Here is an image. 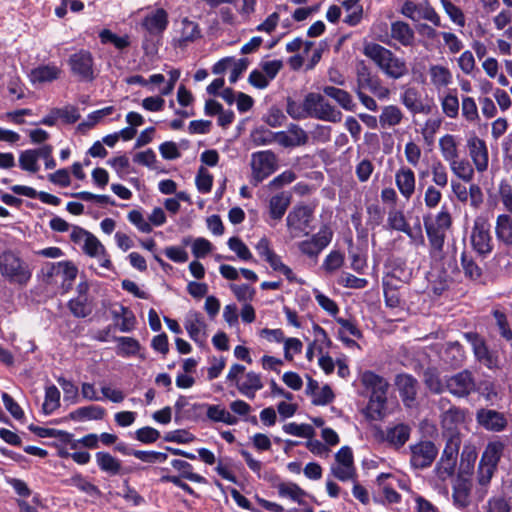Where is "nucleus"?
<instances>
[{"label": "nucleus", "mask_w": 512, "mask_h": 512, "mask_svg": "<svg viewBox=\"0 0 512 512\" xmlns=\"http://www.w3.org/2000/svg\"><path fill=\"white\" fill-rule=\"evenodd\" d=\"M467 148L475 169L479 173L485 172L489 165V154L485 141L473 135L467 139Z\"/></svg>", "instance_id": "nucleus-12"}, {"label": "nucleus", "mask_w": 512, "mask_h": 512, "mask_svg": "<svg viewBox=\"0 0 512 512\" xmlns=\"http://www.w3.org/2000/svg\"><path fill=\"white\" fill-rule=\"evenodd\" d=\"M391 37L405 47L415 42V33L410 25L404 21H395L391 24Z\"/></svg>", "instance_id": "nucleus-24"}, {"label": "nucleus", "mask_w": 512, "mask_h": 512, "mask_svg": "<svg viewBox=\"0 0 512 512\" xmlns=\"http://www.w3.org/2000/svg\"><path fill=\"white\" fill-rule=\"evenodd\" d=\"M96 462L99 468L111 475H118L121 472V462L107 452L96 453Z\"/></svg>", "instance_id": "nucleus-36"}, {"label": "nucleus", "mask_w": 512, "mask_h": 512, "mask_svg": "<svg viewBox=\"0 0 512 512\" xmlns=\"http://www.w3.org/2000/svg\"><path fill=\"white\" fill-rule=\"evenodd\" d=\"M404 154L408 164L413 167L418 166L422 155V150L418 144L413 141L407 142L404 148Z\"/></svg>", "instance_id": "nucleus-59"}, {"label": "nucleus", "mask_w": 512, "mask_h": 512, "mask_svg": "<svg viewBox=\"0 0 512 512\" xmlns=\"http://www.w3.org/2000/svg\"><path fill=\"white\" fill-rule=\"evenodd\" d=\"M404 115L401 109L396 105H387L382 108L379 116V123L382 128H391L399 125Z\"/></svg>", "instance_id": "nucleus-32"}, {"label": "nucleus", "mask_w": 512, "mask_h": 512, "mask_svg": "<svg viewBox=\"0 0 512 512\" xmlns=\"http://www.w3.org/2000/svg\"><path fill=\"white\" fill-rule=\"evenodd\" d=\"M78 274V268L70 261L59 262V276L62 278V286L67 290L71 288Z\"/></svg>", "instance_id": "nucleus-43"}, {"label": "nucleus", "mask_w": 512, "mask_h": 512, "mask_svg": "<svg viewBox=\"0 0 512 512\" xmlns=\"http://www.w3.org/2000/svg\"><path fill=\"white\" fill-rule=\"evenodd\" d=\"M196 186L201 193H208L212 188L213 176L204 167H200L196 176Z\"/></svg>", "instance_id": "nucleus-60"}, {"label": "nucleus", "mask_w": 512, "mask_h": 512, "mask_svg": "<svg viewBox=\"0 0 512 512\" xmlns=\"http://www.w3.org/2000/svg\"><path fill=\"white\" fill-rule=\"evenodd\" d=\"M502 451L501 443H489L482 454L477 470V482L481 486L478 493L481 498L487 493V486L497 470Z\"/></svg>", "instance_id": "nucleus-2"}, {"label": "nucleus", "mask_w": 512, "mask_h": 512, "mask_svg": "<svg viewBox=\"0 0 512 512\" xmlns=\"http://www.w3.org/2000/svg\"><path fill=\"white\" fill-rule=\"evenodd\" d=\"M361 382L371 393L389 388V383L383 377L371 371L362 374Z\"/></svg>", "instance_id": "nucleus-39"}, {"label": "nucleus", "mask_w": 512, "mask_h": 512, "mask_svg": "<svg viewBox=\"0 0 512 512\" xmlns=\"http://www.w3.org/2000/svg\"><path fill=\"white\" fill-rule=\"evenodd\" d=\"M0 273L19 285H26L31 278L29 266L11 251L0 253Z\"/></svg>", "instance_id": "nucleus-3"}, {"label": "nucleus", "mask_w": 512, "mask_h": 512, "mask_svg": "<svg viewBox=\"0 0 512 512\" xmlns=\"http://www.w3.org/2000/svg\"><path fill=\"white\" fill-rule=\"evenodd\" d=\"M401 102L413 114H428L430 112V108L423 104L421 94L414 87L404 90L401 95Z\"/></svg>", "instance_id": "nucleus-22"}, {"label": "nucleus", "mask_w": 512, "mask_h": 512, "mask_svg": "<svg viewBox=\"0 0 512 512\" xmlns=\"http://www.w3.org/2000/svg\"><path fill=\"white\" fill-rule=\"evenodd\" d=\"M19 165L25 171L36 173L39 170L37 149L23 151L19 156Z\"/></svg>", "instance_id": "nucleus-47"}, {"label": "nucleus", "mask_w": 512, "mask_h": 512, "mask_svg": "<svg viewBox=\"0 0 512 512\" xmlns=\"http://www.w3.org/2000/svg\"><path fill=\"white\" fill-rule=\"evenodd\" d=\"M279 145L285 148L305 145L308 140L307 132L299 125L291 123L287 131L279 132Z\"/></svg>", "instance_id": "nucleus-14"}, {"label": "nucleus", "mask_w": 512, "mask_h": 512, "mask_svg": "<svg viewBox=\"0 0 512 512\" xmlns=\"http://www.w3.org/2000/svg\"><path fill=\"white\" fill-rule=\"evenodd\" d=\"M291 203V194L281 192L271 197L269 202L270 215L273 219L279 220L285 214Z\"/></svg>", "instance_id": "nucleus-31"}, {"label": "nucleus", "mask_w": 512, "mask_h": 512, "mask_svg": "<svg viewBox=\"0 0 512 512\" xmlns=\"http://www.w3.org/2000/svg\"><path fill=\"white\" fill-rule=\"evenodd\" d=\"M236 387L241 394L249 399L255 397V393L262 389L263 384L259 374L255 372H248L242 381H237Z\"/></svg>", "instance_id": "nucleus-25"}, {"label": "nucleus", "mask_w": 512, "mask_h": 512, "mask_svg": "<svg viewBox=\"0 0 512 512\" xmlns=\"http://www.w3.org/2000/svg\"><path fill=\"white\" fill-rule=\"evenodd\" d=\"M55 114L67 124H73L80 118L78 108L70 105L63 108H55Z\"/></svg>", "instance_id": "nucleus-63"}, {"label": "nucleus", "mask_w": 512, "mask_h": 512, "mask_svg": "<svg viewBox=\"0 0 512 512\" xmlns=\"http://www.w3.org/2000/svg\"><path fill=\"white\" fill-rule=\"evenodd\" d=\"M453 174L459 179L470 182L474 177V168L467 159H460L459 156L448 162Z\"/></svg>", "instance_id": "nucleus-33"}, {"label": "nucleus", "mask_w": 512, "mask_h": 512, "mask_svg": "<svg viewBox=\"0 0 512 512\" xmlns=\"http://www.w3.org/2000/svg\"><path fill=\"white\" fill-rule=\"evenodd\" d=\"M283 430L287 434L303 438H311L315 432L314 428L309 424H297L294 422L285 424Z\"/></svg>", "instance_id": "nucleus-56"}, {"label": "nucleus", "mask_w": 512, "mask_h": 512, "mask_svg": "<svg viewBox=\"0 0 512 512\" xmlns=\"http://www.w3.org/2000/svg\"><path fill=\"white\" fill-rule=\"evenodd\" d=\"M432 181L435 186L445 188L448 184V172L440 160H434L430 165Z\"/></svg>", "instance_id": "nucleus-46"}, {"label": "nucleus", "mask_w": 512, "mask_h": 512, "mask_svg": "<svg viewBox=\"0 0 512 512\" xmlns=\"http://www.w3.org/2000/svg\"><path fill=\"white\" fill-rule=\"evenodd\" d=\"M229 248L234 251L237 256L242 260H250L252 258V254L249 251L248 247L243 243V241L238 237H231L228 240Z\"/></svg>", "instance_id": "nucleus-62"}, {"label": "nucleus", "mask_w": 512, "mask_h": 512, "mask_svg": "<svg viewBox=\"0 0 512 512\" xmlns=\"http://www.w3.org/2000/svg\"><path fill=\"white\" fill-rule=\"evenodd\" d=\"M309 117L321 121L338 123L342 120V112L320 93L310 92L306 95Z\"/></svg>", "instance_id": "nucleus-4"}, {"label": "nucleus", "mask_w": 512, "mask_h": 512, "mask_svg": "<svg viewBox=\"0 0 512 512\" xmlns=\"http://www.w3.org/2000/svg\"><path fill=\"white\" fill-rule=\"evenodd\" d=\"M128 219L138 228L139 231L143 233H150L152 231L151 224L145 220L143 214L139 210H131L128 213Z\"/></svg>", "instance_id": "nucleus-64"}, {"label": "nucleus", "mask_w": 512, "mask_h": 512, "mask_svg": "<svg viewBox=\"0 0 512 512\" xmlns=\"http://www.w3.org/2000/svg\"><path fill=\"white\" fill-rule=\"evenodd\" d=\"M461 265L464 274L467 278L477 281L482 276V269L475 263L471 256H468L465 252L461 255Z\"/></svg>", "instance_id": "nucleus-50"}, {"label": "nucleus", "mask_w": 512, "mask_h": 512, "mask_svg": "<svg viewBox=\"0 0 512 512\" xmlns=\"http://www.w3.org/2000/svg\"><path fill=\"white\" fill-rule=\"evenodd\" d=\"M276 160V155L269 150L252 154L251 168L255 184L262 182L275 171Z\"/></svg>", "instance_id": "nucleus-8"}, {"label": "nucleus", "mask_w": 512, "mask_h": 512, "mask_svg": "<svg viewBox=\"0 0 512 512\" xmlns=\"http://www.w3.org/2000/svg\"><path fill=\"white\" fill-rule=\"evenodd\" d=\"M440 3L448 15L450 20L459 27H464L466 24L465 15L463 11L453 4L450 0H440Z\"/></svg>", "instance_id": "nucleus-49"}, {"label": "nucleus", "mask_w": 512, "mask_h": 512, "mask_svg": "<svg viewBox=\"0 0 512 512\" xmlns=\"http://www.w3.org/2000/svg\"><path fill=\"white\" fill-rule=\"evenodd\" d=\"M265 260L270 264L273 270L284 274L289 280L293 277L292 270L282 263L281 258L276 255L272 250H265Z\"/></svg>", "instance_id": "nucleus-53"}, {"label": "nucleus", "mask_w": 512, "mask_h": 512, "mask_svg": "<svg viewBox=\"0 0 512 512\" xmlns=\"http://www.w3.org/2000/svg\"><path fill=\"white\" fill-rule=\"evenodd\" d=\"M106 411L100 406L90 405L80 407L69 414L72 420H101L104 418Z\"/></svg>", "instance_id": "nucleus-34"}, {"label": "nucleus", "mask_w": 512, "mask_h": 512, "mask_svg": "<svg viewBox=\"0 0 512 512\" xmlns=\"http://www.w3.org/2000/svg\"><path fill=\"white\" fill-rule=\"evenodd\" d=\"M495 234L497 240L506 246H512V216L500 214L496 219Z\"/></svg>", "instance_id": "nucleus-26"}, {"label": "nucleus", "mask_w": 512, "mask_h": 512, "mask_svg": "<svg viewBox=\"0 0 512 512\" xmlns=\"http://www.w3.org/2000/svg\"><path fill=\"white\" fill-rule=\"evenodd\" d=\"M70 483L72 486H75L92 497H98L101 495L100 490L81 475L73 476L70 479Z\"/></svg>", "instance_id": "nucleus-57"}, {"label": "nucleus", "mask_w": 512, "mask_h": 512, "mask_svg": "<svg viewBox=\"0 0 512 512\" xmlns=\"http://www.w3.org/2000/svg\"><path fill=\"white\" fill-rule=\"evenodd\" d=\"M470 485L466 480H459L453 487V500L459 507L469 504Z\"/></svg>", "instance_id": "nucleus-44"}, {"label": "nucleus", "mask_w": 512, "mask_h": 512, "mask_svg": "<svg viewBox=\"0 0 512 512\" xmlns=\"http://www.w3.org/2000/svg\"><path fill=\"white\" fill-rule=\"evenodd\" d=\"M410 435V429L407 425L398 424L387 430L386 440L396 446H403L408 440Z\"/></svg>", "instance_id": "nucleus-37"}, {"label": "nucleus", "mask_w": 512, "mask_h": 512, "mask_svg": "<svg viewBox=\"0 0 512 512\" xmlns=\"http://www.w3.org/2000/svg\"><path fill=\"white\" fill-rule=\"evenodd\" d=\"M457 457L443 452L438 464L437 474L441 479H446L454 474Z\"/></svg>", "instance_id": "nucleus-45"}, {"label": "nucleus", "mask_w": 512, "mask_h": 512, "mask_svg": "<svg viewBox=\"0 0 512 512\" xmlns=\"http://www.w3.org/2000/svg\"><path fill=\"white\" fill-rule=\"evenodd\" d=\"M439 150L446 162L459 156L458 143L454 135L446 134L439 139Z\"/></svg>", "instance_id": "nucleus-35"}, {"label": "nucleus", "mask_w": 512, "mask_h": 512, "mask_svg": "<svg viewBox=\"0 0 512 512\" xmlns=\"http://www.w3.org/2000/svg\"><path fill=\"white\" fill-rule=\"evenodd\" d=\"M425 230L430 244V255L435 260L443 258V247L445 242V233L436 231L432 224L424 221Z\"/></svg>", "instance_id": "nucleus-23"}, {"label": "nucleus", "mask_w": 512, "mask_h": 512, "mask_svg": "<svg viewBox=\"0 0 512 512\" xmlns=\"http://www.w3.org/2000/svg\"><path fill=\"white\" fill-rule=\"evenodd\" d=\"M471 243L475 251L480 255L492 252L493 243L490 235V226L483 218H477L471 233Z\"/></svg>", "instance_id": "nucleus-9"}, {"label": "nucleus", "mask_w": 512, "mask_h": 512, "mask_svg": "<svg viewBox=\"0 0 512 512\" xmlns=\"http://www.w3.org/2000/svg\"><path fill=\"white\" fill-rule=\"evenodd\" d=\"M445 387L452 395L462 398L474 392L476 384L471 372L464 370L447 378Z\"/></svg>", "instance_id": "nucleus-10"}, {"label": "nucleus", "mask_w": 512, "mask_h": 512, "mask_svg": "<svg viewBox=\"0 0 512 512\" xmlns=\"http://www.w3.org/2000/svg\"><path fill=\"white\" fill-rule=\"evenodd\" d=\"M68 63L73 75L79 80L91 82L95 79L93 56L89 51L80 50L72 54Z\"/></svg>", "instance_id": "nucleus-7"}, {"label": "nucleus", "mask_w": 512, "mask_h": 512, "mask_svg": "<svg viewBox=\"0 0 512 512\" xmlns=\"http://www.w3.org/2000/svg\"><path fill=\"white\" fill-rule=\"evenodd\" d=\"M395 384L404 405L406 407H412L416 401L418 381L411 375L401 374L396 377Z\"/></svg>", "instance_id": "nucleus-13"}, {"label": "nucleus", "mask_w": 512, "mask_h": 512, "mask_svg": "<svg viewBox=\"0 0 512 512\" xmlns=\"http://www.w3.org/2000/svg\"><path fill=\"white\" fill-rule=\"evenodd\" d=\"M443 113L450 117L455 118L459 112V100L455 94L449 93L443 97L441 101Z\"/></svg>", "instance_id": "nucleus-58"}, {"label": "nucleus", "mask_w": 512, "mask_h": 512, "mask_svg": "<svg viewBox=\"0 0 512 512\" xmlns=\"http://www.w3.org/2000/svg\"><path fill=\"white\" fill-rule=\"evenodd\" d=\"M83 251L90 257H99L105 254V247L92 233H89L84 241Z\"/></svg>", "instance_id": "nucleus-55"}, {"label": "nucleus", "mask_w": 512, "mask_h": 512, "mask_svg": "<svg viewBox=\"0 0 512 512\" xmlns=\"http://www.w3.org/2000/svg\"><path fill=\"white\" fill-rule=\"evenodd\" d=\"M410 463L416 469L429 467L435 460L438 450L433 442L422 441L410 446Z\"/></svg>", "instance_id": "nucleus-11"}, {"label": "nucleus", "mask_w": 512, "mask_h": 512, "mask_svg": "<svg viewBox=\"0 0 512 512\" xmlns=\"http://www.w3.org/2000/svg\"><path fill=\"white\" fill-rule=\"evenodd\" d=\"M168 25V15L162 8L156 9L143 19L141 26L145 30L143 48L148 51L149 42L157 36H160Z\"/></svg>", "instance_id": "nucleus-6"}, {"label": "nucleus", "mask_w": 512, "mask_h": 512, "mask_svg": "<svg viewBox=\"0 0 512 512\" xmlns=\"http://www.w3.org/2000/svg\"><path fill=\"white\" fill-rule=\"evenodd\" d=\"M60 406V391L55 385L46 387L45 400L42 410L45 414H51Z\"/></svg>", "instance_id": "nucleus-41"}, {"label": "nucleus", "mask_w": 512, "mask_h": 512, "mask_svg": "<svg viewBox=\"0 0 512 512\" xmlns=\"http://www.w3.org/2000/svg\"><path fill=\"white\" fill-rule=\"evenodd\" d=\"M312 214L313 211L309 206L302 205L294 207L287 216V225L289 228L303 231L309 226Z\"/></svg>", "instance_id": "nucleus-19"}, {"label": "nucleus", "mask_w": 512, "mask_h": 512, "mask_svg": "<svg viewBox=\"0 0 512 512\" xmlns=\"http://www.w3.org/2000/svg\"><path fill=\"white\" fill-rule=\"evenodd\" d=\"M172 466L176 470L181 472V476L185 479H188L193 482L201 483L204 482V478L196 474L192 471V466L188 462L180 459H175L172 461Z\"/></svg>", "instance_id": "nucleus-54"}, {"label": "nucleus", "mask_w": 512, "mask_h": 512, "mask_svg": "<svg viewBox=\"0 0 512 512\" xmlns=\"http://www.w3.org/2000/svg\"><path fill=\"white\" fill-rule=\"evenodd\" d=\"M314 331V342L313 345L316 346V349L319 353L323 352L324 348H329L332 344L331 340L329 339L326 331L320 327L318 324H315L313 326Z\"/></svg>", "instance_id": "nucleus-61"}, {"label": "nucleus", "mask_w": 512, "mask_h": 512, "mask_svg": "<svg viewBox=\"0 0 512 512\" xmlns=\"http://www.w3.org/2000/svg\"><path fill=\"white\" fill-rule=\"evenodd\" d=\"M71 313L78 318H84L91 314L92 309L87 303L86 296H79L68 303Z\"/></svg>", "instance_id": "nucleus-52"}, {"label": "nucleus", "mask_w": 512, "mask_h": 512, "mask_svg": "<svg viewBox=\"0 0 512 512\" xmlns=\"http://www.w3.org/2000/svg\"><path fill=\"white\" fill-rule=\"evenodd\" d=\"M200 37V30L197 23L184 19L182 21L181 36L179 38V44L186 45L188 42H192Z\"/></svg>", "instance_id": "nucleus-48"}, {"label": "nucleus", "mask_w": 512, "mask_h": 512, "mask_svg": "<svg viewBox=\"0 0 512 512\" xmlns=\"http://www.w3.org/2000/svg\"><path fill=\"white\" fill-rule=\"evenodd\" d=\"M324 95L334 99L344 110L354 111L356 104L352 96L347 91L337 88L335 86L323 87Z\"/></svg>", "instance_id": "nucleus-29"}, {"label": "nucleus", "mask_w": 512, "mask_h": 512, "mask_svg": "<svg viewBox=\"0 0 512 512\" xmlns=\"http://www.w3.org/2000/svg\"><path fill=\"white\" fill-rule=\"evenodd\" d=\"M387 224L393 230L408 232V222L406 221L404 213L395 207L388 212Z\"/></svg>", "instance_id": "nucleus-51"}, {"label": "nucleus", "mask_w": 512, "mask_h": 512, "mask_svg": "<svg viewBox=\"0 0 512 512\" xmlns=\"http://www.w3.org/2000/svg\"><path fill=\"white\" fill-rule=\"evenodd\" d=\"M61 70L54 65H42L31 70L29 74L32 83L52 82L59 78Z\"/></svg>", "instance_id": "nucleus-28"}, {"label": "nucleus", "mask_w": 512, "mask_h": 512, "mask_svg": "<svg viewBox=\"0 0 512 512\" xmlns=\"http://www.w3.org/2000/svg\"><path fill=\"white\" fill-rule=\"evenodd\" d=\"M278 494L280 497L289 498L299 504L302 503V497L305 496V491L302 490L297 484L292 482L280 483L277 486Z\"/></svg>", "instance_id": "nucleus-40"}, {"label": "nucleus", "mask_w": 512, "mask_h": 512, "mask_svg": "<svg viewBox=\"0 0 512 512\" xmlns=\"http://www.w3.org/2000/svg\"><path fill=\"white\" fill-rule=\"evenodd\" d=\"M286 112L294 120H303L309 118V108L306 104V97L304 98L303 102H298L288 97Z\"/></svg>", "instance_id": "nucleus-38"}, {"label": "nucleus", "mask_w": 512, "mask_h": 512, "mask_svg": "<svg viewBox=\"0 0 512 512\" xmlns=\"http://www.w3.org/2000/svg\"><path fill=\"white\" fill-rule=\"evenodd\" d=\"M395 184L401 195L409 200L416 188V178L413 170L407 166L400 167L395 173Z\"/></svg>", "instance_id": "nucleus-16"}, {"label": "nucleus", "mask_w": 512, "mask_h": 512, "mask_svg": "<svg viewBox=\"0 0 512 512\" xmlns=\"http://www.w3.org/2000/svg\"><path fill=\"white\" fill-rule=\"evenodd\" d=\"M363 53L390 79L397 80L408 74L405 60L397 57L391 50L380 44H365Z\"/></svg>", "instance_id": "nucleus-1"}, {"label": "nucleus", "mask_w": 512, "mask_h": 512, "mask_svg": "<svg viewBox=\"0 0 512 512\" xmlns=\"http://www.w3.org/2000/svg\"><path fill=\"white\" fill-rule=\"evenodd\" d=\"M356 84V90H369L379 99H387L390 96V90L382 85L379 76L373 74L364 62H360L357 65Z\"/></svg>", "instance_id": "nucleus-5"}, {"label": "nucleus", "mask_w": 512, "mask_h": 512, "mask_svg": "<svg viewBox=\"0 0 512 512\" xmlns=\"http://www.w3.org/2000/svg\"><path fill=\"white\" fill-rule=\"evenodd\" d=\"M476 418L481 426L497 432L503 430L507 424L504 415L495 410L481 409L477 412Z\"/></svg>", "instance_id": "nucleus-18"}, {"label": "nucleus", "mask_w": 512, "mask_h": 512, "mask_svg": "<svg viewBox=\"0 0 512 512\" xmlns=\"http://www.w3.org/2000/svg\"><path fill=\"white\" fill-rule=\"evenodd\" d=\"M464 337L472 345L474 355L478 361L488 368H492L496 364V360L490 353L484 340L477 333L468 332L464 334Z\"/></svg>", "instance_id": "nucleus-17"}, {"label": "nucleus", "mask_w": 512, "mask_h": 512, "mask_svg": "<svg viewBox=\"0 0 512 512\" xmlns=\"http://www.w3.org/2000/svg\"><path fill=\"white\" fill-rule=\"evenodd\" d=\"M278 136L279 132H272L265 127L257 128L251 133L252 141L257 146L268 145L274 142L279 144Z\"/></svg>", "instance_id": "nucleus-42"}, {"label": "nucleus", "mask_w": 512, "mask_h": 512, "mask_svg": "<svg viewBox=\"0 0 512 512\" xmlns=\"http://www.w3.org/2000/svg\"><path fill=\"white\" fill-rule=\"evenodd\" d=\"M184 326L193 341L200 344L205 341L207 325L199 312H189L185 318Z\"/></svg>", "instance_id": "nucleus-15"}, {"label": "nucleus", "mask_w": 512, "mask_h": 512, "mask_svg": "<svg viewBox=\"0 0 512 512\" xmlns=\"http://www.w3.org/2000/svg\"><path fill=\"white\" fill-rule=\"evenodd\" d=\"M194 409H207V417L213 422H223L228 425L237 423V418L219 405L194 404Z\"/></svg>", "instance_id": "nucleus-27"}, {"label": "nucleus", "mask_w": 512, "mask_h": 512, "mask_svg": "<svg viewBox=\"0 0 512 512\" xmlns=\"http://www.w3.org/2000/svg\"><path fill=\"white\" fill-rule=\"evenodd\" d=\"M388 389H382L380 392L371 393L366 408L367 417L371 420H381L385 415Z\"/></svg>", "instance_id": "nucleus-20"}, {"label": "nucleus", "mask_w": 512, "mask_h": 512, "mask_svg": "<svg viewBox=\"0 0 512 512\" xmlns=\"http://www.w3.org/2000/svg\"><path fill=\"white\" fill-rule=\"evenodd\" d=\"M464 418V411L456 406H451L444 411L441 415V426L445 434H459L457 428L463 423Z\"/></svg>", "instance_id": "nucleus-21"}, {"label": "nucleus", "mask_w": 512, "mask_h": 512, "mask_svg": "<svg viewBox=\"0 0 512 512\" xmlns=\"http://www.w3.org/2000/svg\"><path fill=\"white\" fill-rule=\"evenodd\" d=\"M429 76L431 84L437 89L447 87L452 82L451 71L439 64H434L429 67Z\"/></svg>", "instance_id": "nucleus-30"}]
</instances>
